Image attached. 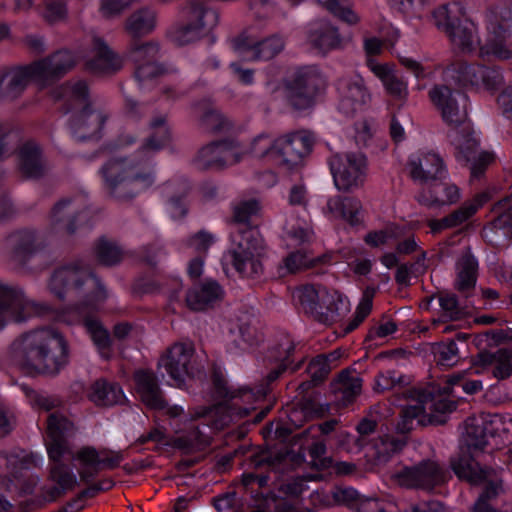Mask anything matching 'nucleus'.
<instances>
[{"instance_id":"nucleus-1","label":"nucleus","mask_w":512,"mask_h":512,"mask_svg":"<svg viewBox=\"0 0 512 512\" xmlns=\"http://www.w3.org/2000/svg\"><path fill=\"white\" fill-rule=\"evenodd\" d=\"M16 363L28 374H57L68 362V346L61 333L50 328L23 334L12 344Z\"/></svg>"},{"instance_id":"nucleus-2","label":"nucleus","mask_w":512,"mask_h":512,"mask_svg":"<svg viewBox=\"0 0 512 512\" xmlns=\"http://www.w3.org/2000/svg\"><path fill=\"white\" fill-rule=\"evenodd\" d=\"M48 289L59 300L77 299L79 313L98 310L108 297L105 287L83 260L71 261L55 269Z\"/></svg>"},{"instance_id":"nucleus-3","label":"nucleus","mask_w":512,"mask_h":512,"mask_svg":"<svg viewBox=\"0 0 512 512\" xmlns=\"http://www.w3.org/2000/svg\"><path fill=\"white\" fill-rule=\"evenodd\" d=\"M53 97L64 101L67 112L76 111L70 120V130L75 140L86 141L101 137L110 113L100 101L90 99L85 81H68L53 91Z\"/></svg>"},{"instance_id":"nucleus-4","label":"nucleus","mask_w":512,"mask_h":512,"mask_svg":"<svg viewBox=\"0 0 512 512\" xmlns=\"http://www.w3.org/2000/svg\"><path fill=\"white\" fill-rule=\"evenodd\" d=\"M76 64V58L68 50H59L30 65L18 67L0 78V98L18 97L31 82L44 88L62 78Z\"/></svg>"},{"instance_id":"nucleus-5","label":"nucleus","mask_w":512,"mask_h":512,"mask_svg":"<svg viewBox=\"0 0 512 512\" xmlns=\"http://www.w3.org/2000/svg\"><path fill=\"white\" fill-rule=\"evenodd\" d=\"M105 189L118 200H129L155 181L151 168L130 158H113L101 168Z\"/></svg>"},{"instance_id":"nucleus-6","label":"nucleus","mask_w":512,"mask_h":512,"mask_svg":"<svg viewBox=\"0 0 512 512\" xmlns=\"http://www.w3.org/2000/svg\"><path fill=\"white\" fill-rule=\"evenodd\" d=\"M238 406V402L233 403V407L226 403H221L210 407H196L192 409L188 414H181V421L185 426L188 427L187 435L178 437L175 440L177 447L193 448L206 446L210 443V436L206 433L205 427L210 424L220 429L228 425L235 414V407ZM250 408L239 409L236 414L239 417L248 415Z\"/></svg>"},{"instance_id":"nucleus-7","label":"nucleus","mask_w":512,"mask_h":512,"mask_svg":"<svg viewBox=\"0 0 512 512\" xmlns=\"http://www.w3.org/2000/svg\"><path fill=\"white\" fill-rule=\"evenodd\" d=\"M227 261L243 278L259 279L264 274L266 245L255 227L238 228L231 232Z\"/></svg>"},{"instance_id":"nucleus-8","label":"nucleus","mask_w":512,"mask_h":512,"mask_svg":"<svg viewBox=\"0 0 512 512\" xmlns=\"http://www.w3.org/2000/svg\"><path fill=\"white\" fill-rule=\"evenodd\" d=\"M293 299L314 320L333 324L350 311L348 298L338 290H329L321 285L305 284L293 291Z\"/></svg>"},{"instance_id":"nucleus-9","label":"nucleus","mask_w":512,"mask_h":512,"mask_svg":"<svg viewBox=\"0 0 512 512\" xmlns=\"http://www.w3.org/2000/svg\"><path fill=\"white\" fill-rule=\"evenodd\" d=\"M456 408V403L443 396H433L420 390H411L407 405L401 411L397 430L407 433L414 429L415 424H441L445 414Z\"/></svg>"},{"instance_id":"nucleus-10","label":"nucleus","mask_w":512,"mask_h":512,"mask_svg":"<svg viewBox=\"0 0 512 512\" xmlns=\"http://www.w3.org/2000/svg\"><path fill=\"white\" fill-rule=\"evenodd\" d=\"M284 95L295 110H306L315 103V97L324 85V78L316 66L296 68L284 81Z\"/></svg>"},{"instance_id":"nucleus-11","label":"nucleus","mask_w":512,"mask_h":512,"mask_svg":"<svg viewBox=\"0 0 512 512\" xmlns=\"http://www.w3.org/2000/svg\"><path fill=\"white\" fill-rule=\"evenodd\" d=\"M187 22L172 32V40L185 45L207 36L219 23L217 10L202 1H191L185 7Z\"/></svg>"},{"instance_id":"nucleus-12","label":"nucleus","mask_w":512,"mask_h":512,"mask_svg":"<svg viewBox=\"0 0 512 512\" xmlns=\"http://www.w3.org/2000/svg\"><path fill=\"white\" fill-rule=\"evenodd\" d=\"M86 209L87 198L84 195L61 198L49 213L48 233L60 239L73 236Z\"/></svg>"},{"instance_id":"nucleus-13","label":"nucleus","mask_w":512,"mask_h":512,"mask_svg":"<svg viewBox=\"0 0 512 512\" xmlns=\"http://www.w3.org/2000/svg\"><path fill=\"white\" fill-rule=\"evenodd\" d=\"M391 479L405 488L431 492L447 481V471L437 461L426 459L393 472Z\"/></svg>"},{"instance_id":"nucleus-14","label":"nucleus","mask_w":512,"mask_h":512,"mask_svg":"<svg viewBox=\"0 0 512 512\" xmlns=\"http://www.w3.org/2000/svg\"><path fill=\"white\" fill-rule=\"evenodd\" d=\"M328 163L339 191L349 192L363 186L367 175V160L362 153H337L329 158Z\"/></svg>"},{"instance_id":"nucleus-15","label":"nucleus","mask_w":512,"mask_h":512,"mask_svg":"<svg viewBox=\"0 0 512 512\" xmlns=\"http://www.w3.org/2000/svg\"><path fill=\"white\" fill-rule=\"evenodd\" d=\"M49 310L46 304L26 298L22 289L0 281V328L4 326L6 315L15 322H23L29 317L42 315Z\"/></svg>"},{"instance_id":"nucleus-16","label":"nucleus","mask_w":512,"mask_h":512,"mask_svg":"<svg viewBox=\"0 0 512 512\" xmlns=\"http://www.w3.org/2000/svg\"><path fill=\"white\" fill-rule=\"evenodd\" d=\"M446 82L454 81L463 86L494 89L503 83V75L497 67H484L464 62L453 63L444 71Z\"/></svg>"},{"instance_id":"nucleus-17","label":"nucleus","mask_w":512,"mask_h":512,"mask_svg":"<svg viewBox=\"0 0 512 512\" xmlns=\"http://www.w3.org/2000/svg\"><path fill=\"white\" fill-rule=\"evenodd\" d=\"M512 9L503 7L498 17L490 22L484 44L480 47L481 55H492L500 60L512 58Z\"/></svg>"},{"instance_id":"nucleus-18","label":"nucleus","mask_w":512,"mask_h":512,"mask_svg":"<svg viewBox=\"0 0 512 512\" xmlns=\"http://www.w3.org/2000/svg\"><path fill=\"white\" fill-rule=\"evenodd\" d=\"M429 98L445 123L459 126L465 122L468 102L465 94L452 90L447 84H436L429 90Z\"/></svg>"},{"instance_id":"nucleus-19","label":"nucleus","mask_w":512,"mask_h":512,"mask_svg":"<svg viewBox=\"0 0 512 512\" xmlns=\"http://www.w3.org/2000/svg\"><path fill=\"white\" fill-rule=\"evenodd\" d=\"M314 145L312 136L297 131L276 138L274 161L291 169L300 165L311 153Z\"/></svg>"},{"instance_id":"nucleus-20","label":"nucleus","mask_w":512,"mask_h":512,"mask_svg":"<svg viewBox=\"0 0 512 512\" xmlns=\"http://www.w3.org/2000/svg\"><path fill=\"white\" fill-rule=\"evenodd\" d=\"M73 458L79 462L81 480L88 482L102 469L111 470L118 467L124 456L121 451L106 448L97 450L93 446H84L75 453Z\"/></svg>"},{"instance_id":"nucleus-21","label":"nucleus","mask_w":512,"mask_h":512,"mask_svg":"<svg viewBox=\"0 0 512 512\" xmlns=\"http://www.w3.org/2000/svg\"><path fill=\"white\" fill-rule=\"evenodd\" d=\"M158 366L163 368L178 386L182 385L195 370L193 345L175 343L159 359Z\"/></svg>"},{"instance_id":"nucleus-22","label":"nucleus","mask_w":512,"mask_h":512,"mask_svg":"<svg viewBox=\"0 0 512 512\" xmlns=\"http://www.w3.org/2000/svg\"><path fill=\"white\" fill-rule=\"evenodd\" d=\"M410 177L421 184L441 181L448 177L443 158L434 151H418L412 154L407 163Z\"/></svg>"},{"instance_id":"nucleus-23","label":"nucleus","mask_w":512,"mask_h":512,"mask_svg":"<svg viewBox=\"0 0 512 512\" xmlns=\"http://www.w3.org/2000/svg\"><path fill=\"white\" fill-rule=\"evenodd\" d=\"M337 88L340 95L338 110L346 117L355 115L370 100L364 79L358 74L340 78Z\"/></svg>"},{"instance_id":"nucleus-24","label":"nucleus","mask_w":512,"mask_h":512,"mask_svg":"<svg viewBox=\"0 0 512 512\" xmlns=\"http://www.w3.org/2000/svg\"><path fill=\"white\" fill-rule=\"evenodd\" d=\"M240 160L241 153L237 146L227 141H220L202 147L195 158V163L200 169L220 170Z\"/></svg>"},{"instance_id":"nucleus-25","label":"nucleus","mask_w":512,"mask_h":512,"mask_svg":"<svg viewBox=\"0 0 512 512\" xmlns=\"http://www.w3.org/2000/svg\"><path fill=\"white\" fill-rule=\"evenodd\" d=\"M232 43L237 52L248 54L249 59L255 61L271 60L285 48V40L278 34L271 35L258 42H254L247 35L242 34L233 39Z\"/></svg>"},{"instance_id":"nucleus-26","label":"nucleus","mask_w":512,"mask_h":512,"mask_svg":"<svg viewBox=\"0 0 512 512\" xmlns=\"http://www.w3.org/2000/svg\"><path fill=\"white\" fill-rule=\"evenodd\" d=\"M135 382L142 401L150 408L165 410L171 418H177L183 414V407L169 405L163 398L156 377L149 371H138L135 374Z\"/></svg>"},{"instance_id":"nucleus-27","label":"nucleus","mask_w":512,"mask_h":512,"mask_svg":"<svg viewBox=\"0 0 512 512\" xmlns=\"http://www.w3.org/2000/svg\"><path fill=\"white\" fill-rule=\"evenodd\" d=\"M492 212L495 218L484 227L483 237L494 246H502L512 237V195L497 202Z\"/></svg>"},{"instance_id":"nucleus-28","label":"nucleus","mask_w":512,"mask_h":512,"mask_svg":"<svg viewBox=\"0 0 512 512\" xmlns=\"http://www.w3.org/2000/svg\"><path fill=\"white\" fill-rule=\"evenodd\" d=\"M453 143L458 149L457 160L469 165L472 178L481 177L488 165L493 161V155L485 151H478L479 143L472 135L464 137L456 134L453 138Z\"/></svg>"},{"instance_id":"nucleus-29","label":"nucleus","mask_w":512,"mask_h":512,"mask_svg":"<svg viewBox=\"0 0 512 512\" xmlns=\"http://www.w3.org/2000/svg\"><path fill=\"white\" fill-rule=\"evenodd\" d=\"M475 451L461 449L460 453L451 458L450 466L453 472L461 480L477 485L489 481L498 476L497 471L492 468H482L473 454Z\"/></svg>"},{"instance_id":"nucleus-30","label":"nucleus","mask_w":512,"mask_h":512,"mask_svg":"<svg viewBox=\"0 0 512 512\" xmlns=\"http://www.w3.org/2000/svg\"><path fill=\"white\" fill-rule=\"evenodd\" d=\"M490 372L497 380H504L512 375V350L500 348L494 352L484 351L478 354L475 373Z\"/></svg>"},{"instance_id":"nucleus-31","label":"nucleus","mask_w":512,"mask_h":512,"mask_svg":"<svg viewBox=\"0 0 512 512\" xmlns=\"http://www.w3.org/2000/svg\"><path fill=\"white\" fill-rule=\"evenodd\" d=\"M307 41L314 49L323 54L342 46V37L338 28L325 20L309 24Z\"/></svg>"},{"instance_id":"nucleus-32","label":"nucleus","mask_w":512,"mask_h":512,"mask_svg":"<svg viewBox=\"0 0 512 512\" xmlns=\"http://www.w3.org/2000/svg\"><path fill=\"white\" fill-rule=\"evenodd\" d=\"M86 68L97 75H109L122 68V60L102 39L94 38L92 56L86 61Z\"/></svg>"},{"instance_id":"nucleus-33","label":"nucleus","mask_w":512,"mask_h":512,"mask_svg":"<svg viewBox=\"0 0 512 512\" xmlns=\"http://www.w3.org/2000/svg\"><path fill=\"white\" fill-rule=\"evenodd\" d=\"M494 435L493 422L484 417L468 418L464 422L462 442L467 450L482 451Z\"/></svg>"},{"instance_id":"nucleus-34","label":"nucleus","mask_w":512,"mask_h":512,"mask_svg":"<svg viewBox=\"0 0 512 512\" xmlns=\"http://www.w3.org/2000/svg\"><path fill=\"white\" fill-rule=\"evenodd\" d=\"M223 293L222 287L216 281L199 283L186 292V305L193 311H204L221 300Z\"/></svg>"},{"instance_id":"nucleus-35","label":"nucleus","mask_w":512,"mask_h":512,"mask_svg":"<svg viewBox=\"0 0 512 512\" xmlns=\"http://www.w3.org/2000/svg\"><path fill=\"white\" fill-rule=\"evenodd\" d=\"M6 243L10 250L11 259L19 264H24L42 248L37 240L36 232L30 229L11 233Z\"/></svg>"},{"instance_id":"nucleus-36","label":"nucleus","mask_w":512,"mask_h":512,"mask_svg":"<svg viewBox=\"0 0 512 512\" xmlns=\"http://www.w3.org/2000/svg\"><path fill=\"white\" fill-rule=\"evenodd\" d=\"M368 68L379 78L386 92L397 100L404 101L408 97V85L388 64H380L375 59H367Z\"/></svg>"},{"instance_id":"nucleus-37","label":"nucleus","mask_w":512,"mask_h":512,"mask_svg":"<svg viewBox=\"0 0 512 512\" xmlns=\"http://www.w3.org/2000/svg\"><path fill=\"white\" fill-rule=\"evenodd\" d=\"M461 197L460 189L453 183H441L421 192L417 201L426 207L435 208L456 203Z\"/></svg>"},{"instance_id":"nucleus-38","label":"nucleus","mask_w":512,"mask_h":512,"mask_svg":"<svg viewBox=\"0 0 512 512\" xmlns=\"http://www.w3.org/2000/svg\"><path fill=\"white\" fill-rule=\"evenodd\" d=\"M150 135L142 145L145 153H155L167 146L171 140V133L167 123V114H154L149 122Z\"/></svg>"},{"instance_id":"nucleus-39","label":"nucleus","mask_w":512,"mask_h":512,"mask_svg":"<svg viewBox=\"0 0 512 512\" xmlns=\"http://www.w3.org/2000/svg\"><path fill=\"white\" fill-rule=\"evenodd\" d=\"M88 397L97 406H113L126 401L122 388L105 379H98L91 385Z\"/></svg>"},{"instance_id":"nucleus-40","label":"nucleus","mask_w":512,"mask_h":512,"mask_svg":"<svg viewBox=\"0 0 512 512\" xmlns=\"http://www.w3.org/2000/svg\"><path fill=\"white\" fill-rule=\"evenodd\" d=\"M295 350V343L288 335L282 336L279 341L272 346L267 354L270 361L276 362L277 366L268 373L267 380L275 381L279 378L292 363L290 357Z\"/></svg>"},{"instance_id":"nucleus-41","label":"nucleus","mask_w":512,"mask_h":512,"mask_svg":"<svg viewBox=\"0 0 512 512\" xmlns=\"http://www.w3.org/2000/svg\"><path fill=\"white\" fill-rule=\"evenodd\" d=\"M156 22V12L149 7H142L129 15L125 21L124 29L133 39H139L152 33L156 27Z\"/></svg>"},{"instance_id":"nucleus-42","label":"nucleus","mask_w":512,"mask_h":512,"mask_svg":"<svg viewBox=\"0 0 512 512\" xmlns=\"http://www.w3.org/2000/svg\"><path fill=\"white\" fill-rule=\"evenodd\" d=\"M454 48L463 53H469L483 45L477 34V27L474 22L463 18L462 22H458L457 26L450 30L447 34Z\"/></svg>"},{"instance_id":"nucleus-43","label":"nucleus","mask_w":512,"mask_h":512,"mask_svg":"<svg viewBox=\"0 0 512 512\" xmlns=\"http://www.w3.org/2000/svg\"><path fill=\"white\" fill-rule=\"evenodd\" d=\"M334 393L344 405L351 403L362 390V378L356 370H343L332 383Z\"/></svg>"},{"instance_id":"nucleus-44","label":"nucleus","mask_w":512,"mask_h":512,"mask_svg":"<svg viewBox=\"0 0 512 512\" xmlns=\"http://www.w3.org/2000/svg\"><path fill=\"white\" fill-rule=\"evenodd\" d=\"M326 209L331 217L343 219L351 225H356L359 222L358 215L362 209V204L360 200L354 197L335 196L328 199Z\"/></svg>"},{"instance_id":"nucleus-45","label":"nucleus","mask_w":512,"mask_h":512,"mask_svg":"<svg viewBox=\"0 0 512 512\" xmlns=\"http://www.w3.org/2000/svg\"><path fill=\"white\" fill-rule=\"evenodd\" d=\"M283 229L286 240L292 246L310 243L314 238L307 213L302 217H296L291 213L286 219Z\"/></svg>"},{"instance_id":"nucleus-46","label":"nucleus","mask_w":512,"mask_h":512,"mask_svg":"<svg viewBox=\"0 0 512 512\" xmlns=\"http://www.w3.org/2000/svg\"><path fill=\"white\" fill-rule=\"evenodd\" d=\"M19 167L29 178L40 177L45 170L39 147L34 143H26L19 152Z\"/></svg>"},{"instance_id":"nucleus-47","label":"nucleus","mask_w":512,"mask_h":512,"mask_svg":"<svg viewBox=\"0 0 512 512\" xmlns=\"http://www.w3.org/2000/svg\"><path fill=\"white\" fill-rule=\"evenodd\" d=\"M92 311L93 310H86V312L81 313L83 315V325L101 355L108 357L111 346L109 332L97 318L88 315Z\"/></svg>"},{"instance_id":"nucleus-48","label":"nucleus","mask_w":512,"mask_h":512,"mask_svg":"<svg viewBox=\"0 0 512 512\" xmlns=\"http://www.w3.org/2000/svg\"><path fill=\"white\" fill-rule=\"evenodd\" d=\"M330 256L322 255L320 257H311L302 251L291 252L283 259V264L280 266L282 275L294 274L301 270L313 267L319 263H327Z\"/></svg>"},{"instance_id":"nucleus-49","label":"nucleus","mask_w":512,"mask_h":512,"mask_svg":"<svg viewBox=\"0 0 512 512\" xmlns=\"http://www.w3.org/2000/svg\"><path fill=\"white\" fill-rule=\"evenodd\" d=\"M261 211L260 202L256 199H246L232 204V223L234 230L238 228L252 227L250 220Z\"/></svg>"},{"instance_id":"nucleus-50","label":"nucleus","mask_w":512,"mask_h":512,"mask_svg":"<svg viewBox=\"0 0 512 512\" xmlns=\"http://www.w3.org/2000/svg\"><path fill=\"white\" fill-rule=\"evenodd\" d=\"M51 478L56 485L48 491L50 500H54L63 495L66 491L73 489L77 484L76 476L63 464H55L51 468Z\"/></svg>"},{"instance_id":"nucleus-51","label":"nucleus","mask_w":512,"mask_h":512,"mask_svg":"<svg viewBox=\"0 0 512 512\" xmlns=\"http://www.w3.org/2000/svg\"><path fill=\"white\" fill-rule=\"evenodd\" d=\"M405 444L406 442L403 439L383 435L373 440L371 449L378 462H386L391 456L401 451Z\"/></svg>"},{"instance_id":"nucleus-52","label":"nucleus","mask_w":512,"mask_h":512,"mask_svg":"<svg viewBox=\"0 0 512 512\" xmlns=\"http://www.w3.org/2000/svg\"><path fill=\"white\" fill-rule=\"evenodd\" d=\"M461 6L457 3L447 4L440 6L433 12L435 24L439 29H442L446 34L455 28L458 22H462L460 18Z\"/></svg>"},{"instance_id":"nucleus-53","label":"nucleus","mask_w":512,"mask_h":512,"mask_svg":"<svg viewBox=\"0 0 512 512\" xmlns=\"http://www.w3.org/2000/svg\"><path fill=\"white\" fill-rule=\"evenodd\" d=\"M274 462L275 460L272 459L266 452L251 455L246 460V470L241 476L242 485L245 488H248L253 484H256L258 470L266 466H274Z\"/></svg>"},{"instance_id":"nucleus-54","label":"nucleus","mask_w":512,"mask_h":512,"mask_svg":"<svg viewBox=\"0 0 512 512\" xmlns=\"http://www.w3.org/2000/svg\"><path fill=\"white\" fill-rule=\"evenodd\" d=\"M229 350L232 352H245L259 342L256 330L249 325H240L231 330Z\"/></svg>"},{"instance_id":"nucleus-55","label":"nucleus","mask_w":512,"mask_h":512,"mask_svg":"<svg viewBox=\"0 0 512 512\" xmlns=\"http://www.w3.org/2000/svg\"><path fill=\"white\" fill-rule=\"evenodd\" d=\"M410 382L409 378L396 370H386L377 374L373 390L383 393L388 390L400 389Z\"/></svg>"},{"instance_id":"nucleus-56","label":"nucleus","mask_w":512,"mask_h":512,"mask_svg":"<svg viewBox=\"0 0 512 512\" xmlns=\"http://www.w3.org/2000/svg\"><path fill=\"white\" fill-rule=\"evenodd\" d=\"M485 483L486 486L484 490L473 506V512H497L490 502L496 498L501 491V479L499 476H495Z\"/></svg>"},{"instance_id":"nucleus-57","label":"nucleus","mask_w":512,"mask_h":512,"mask_svg":"<svg viewBox=\"0 0 512 512\" xmlns=\"http://www.w3.org/2000/svg\"><path fill=\"white\" fill-rule=\"evenodd\" d=\"M74 425L64 415L51 413L47 418L48 439H67L74 434Z\"/></svg>"},{"instance_id":"nucleus-58","label":"nucleus","mask_w":512,"mask_h":512,"mask_svg":"<svg viewBox=\"0 0 512 512\" xmlns=\"http://www.w3.org/2000/svg\"><path fill=\"white\" fill-rule=\"evenodd\" d=\"M98 262L105 266H113L121 262L122 250L111 241L100 239L94 247Z\"/></svg>"},{"instance_id":"nucleus-59","label":"nucleus","mask_w":512,"mask_h":512,"mask_svg":"<svg viewBox=\"0 0 512 512\" xmlns=\"http://www.w3.org/2000/svg\"><path fill=\"white\" fill-rule=\"evenodd\" d=\"M159 55V45L156 42H133L130 45L128 56L135 63L156 62Z\"/></svg>"},{"instance_id":"nucleus-60","label":"nucleus","mask_w":512,"mask_h":512,"mask_svg":"<svg viewBox=\"0 0 512 512\" xmlns=\"http://www.w3.org/2000/svg\"><path fill=\"white\" fill-rule=\"evenodd\" d=\"M41 17L49 24H57L68 18L66 0H43Z\"/></svg>"},{"instance_id":"nucleus-61","label":"nucleus","mask_w":512,"mask_h":512,"mask_svg":"<svg viewBox=\"0 0 512 512\" xmlns=\"http://www.w3.org/2000/svg\"><path fill=\"white\" fill-rule=\"evenodd\" d=\"M375 290L373 288H366L362 294L360 302L357 305L354 318L349 322L346 331L350 332L356 329L364 319L370 314L373 305V297Z\"/></svg>"},{"instance_id":"nucleus-62","label":"nucleus","mask_w":512,"mask_h":512,"mask_svg":"<svg viewBox=\"0 0 512 512\" xmlns=\"http://www.w3.org/2000/svg\"><path fill=\"white\" fill-rule=\"evenodd\" d=\"M135 65V78L140 88L151 86L154 79L164 72L163 67L156 62L138 63Z\"/></svg>"},{"instance_id":"nucleus-63","label":"nucleus","mask_w":512,"mask_h":512,"mask_svg":"<svg viewBox=\"0 0 512 512\" xmlns=\"http://www.w3.org/2000/svg\"><path fill=\"white\" fill-rule=\"evenodd\" d=\"M200 125L207 131L219 132L228 127L229 123L219 110L209 106L200 117Z\"/></svg>"},{"instance_id":"nucleus-64","label":"nucleus","mask_w":512,"mask_h":512,"mask_svg":"<svg viewBox=\"0 0 512 512\" xmlns=\"http://www.w3.org/2000/svg\"><path fill=\"white\" fill-rule=\"evenodd\" d=\"M276 150V139L267 134H260L251 143L250 152L257 158H270L274 160Z\"/></svg>"}]
</instances>
